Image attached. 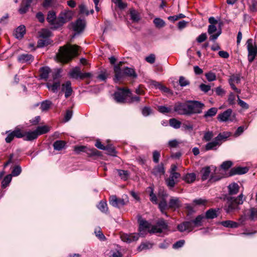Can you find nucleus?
Segmentation results:
<instances>
[{
    "instance_id": "1",
    "label": "nucleus",
    "mask_w": 257,
    "mask_h": 257,
    "mask_svg": "<svg viewBox=\"0 0 257 257\" xmlns=\"http://www.w3.org/2000/svg\"><path fill=\"white\" fill-rule=\"evenodd\" d=\"M79 46L69 44L60 47L56 55L57 59L61 62L67 63L77 55Z\"/></svg>"
},
{
    "instance_id": "2",
    "label": "nucleus",
    "mask_w": 257,
    "mask_h": 257,
    "mask_svg": "<svg viewBox=\"0 0 257 257\" xmlns=\"http://www.w3.org/2000/svg\"><path fill=\"white\" fill-rule=\"evenodd\" d=\"M245 198L242 194H240L236 198L230 196L225 198L226 203L224 206V209L227 213H231L236 210H239V205L242 204Z\"/></svg>"
},
{
    "instance_id": "3",
    "label": "nucleus",
    "mask_w": 257,
    "mask_h": 257,
    "mask_svg": "<svg viewBox=\"0 0 257 257\" xmlns=\"http://www.w3.org/2000/svg\"><path fill=\"white\" fill-rule=\"evenodd\" d=\"M204 218V216L202 214L198 215L195 219L184 221L177 225L178 230L183 232L187 231L190 232L192 231L195 227L201 226L202 225V221Z\"/></svg>"
},
{
    "instance_id": "4",
    "label": "nucleus",
    "mask_w": 257,
    "mask_h": 257,
    "mask_svg": "<svg viewBox=\"0 0 257 257\" xmlns=\"http://www.w3.org/2000/svg\"><path fill=\"white\" fill-rule=\"evenodd\" d=\"M230 136V133L228 132L219 133L212 142H209L205 145V150H216V147L220 146L222 144V142L225 141Z\"/></svg>"
},
{
    "instance_id": "5",
    "label": "nucleus",
    "mask_w": 257,
    "mask_h": 257,
    "mask_svg": "<svg viewBox=\"0 0 257 257\" xmlns=\"http://www.w3.org/2000/svg\"><path fill=\"white\" fill-rule=\"evenodd\" d=\"M131 91L128 89L125 88H118L114 94V99L118 103H127L128 97H131Z\"/></svg>"
},
{
    "instance_id": "6",
    "label": "nucleus",
    "mask_w": 257,
    "mask_h": 257,
    "mask_svg": "<svg viewBox=\"0 0 257 257\" xmlns=\"http://www.w3.org/2000/svg\"><path fill=\"white\" fill-rule=\"evenodd\" d=\"M204 106V103L198 101L190 100L187 101V115L201 113Z\"/></svg>"
},
{
    "instance_id": "7",
    "label": "nucleus",
    "mask_w": 257,
    "mask_h": 257,
    "mask_svg": "<svg viewBox=\"0 0 257 257\" xmlns=\"http://www.w3.org/2000/svg\"><path fill=\"white\" fill-rule=\"evenodd\" d=\"M74 151L77 154H79L80 152H85L88 157H100L101 156L100 152L98 151L95 148L88 149L86 148L85 146H75L74 147Z\"/></svg>"
},
{
    "instance_id": "8",
    "label": "nucleus",
    "mask_w": 257,
    "mask_h": 257,
    "mask_svg": "<svg viewBox=\"0 0 257 257\" xmlns=\"http://www.w3.org/2000/svg\"><path fill=\"white\" fill-rule=\"evenodd\" d=\"M72 18V13L70 11L61 12L57 17L56 29L62 27L69 22Z\"/></svg>"
},
{
    "instance_id": "9",
    "label": "nucleus",
    "mask_w": 257,
    "mask_h": 257,
    "mask_svg": "<svg viewBox=\"0 0 257 257\" xmlns=\"http://www.w3.org/2000/svg\"><path fill=\"white\" fill-rule=\"evenodd\" d=\"M168 227V223L163 218H160L157 220L156 224L153 225L149 232L150 233H162L163 230L167 229Z\"/></svg>"
},
{
    "instance_id": "10",
    "label": "nucleus",
    "mask_w": 257,
    "mask_h": 257,
    "mask_svg": "<svg viewBox=\"0 0 257 257\" xmlns=\"http://www.w3.org/2000/svg\"><path fill=\"white\" fill-rule=\"evenodd\" d=\"M248 51V60L249 63L253 62L257 54V47L253 44V40L249 39L246 42Z\"/></svg>"
},
{
    "instance_id": "11",
    "label": "nucleus",
    "mask_w": 257,
    "mask_h": 257,
    "mask_svg": "<svg viewBox=\"0 0 257 257\" xmlns=\"http://www.w3.org/2000/svg\"><path fill=\"white\" fill-rule=\"evenodd\" d=\"M70 76L75 79L80 78L84 79L86 78H90L91 74L89 72L81 73L80 67H75L69 73Z\"/></svg>"
},
{
    "instance_id": "12",
    "label": "nucleus",
    "mask_w": 257,
    "mask_h": 257,
    "mask_svg": "<svg viewBox=\"0 0 257 257\" xmlns=\"http://www.w3.org/2000/svg\"><path fill=\"white\" fill-rule=\"evenodd\" d=\"M168 196V195L166 192L164 191L162 193L160 192L159 194V198L161 199L159 203L158 204L159 208L161 212L166 216H167V214L165 212V210L167 209H169L166 200V198Z\"/></svg>"
},
{
    "instance_id": "13",
    "label": "nucleus",
    "mask_w": 257,
    "mask_h": 257,
    "mask_svg": "<svg viewBox=\"0 0 257 257\" xmlns=\"http://www.w3.org/2000/svg\"><path fill=\"white\" fill-rule=\"evenodd\" d=\"M208 33L210 35L209 37L210 40L214 41L221 34V30L220 29L217 31V28L215 25H209L208 28Z\"/></svg>"
},
{
    "instance_id": "14",
    "label": "nucleus",
    "mask_w": 257,
    "mask_h": 257,
    "mask_svg": "<svg viewBox=\"0 0 257 257\" xmlns=\"http://www.w3.org/2000/svg\"><path fill=\"white\" fill-rule=\"evenodd\" d=\"M138 222L139 223V230L141 234H143L146 229H148L149 232V230H150L153 226L148 221L143 219L141 216H138Z\"/></svg>"
},
{
    "instance_id": "15",
    "label": "nucleus",
    "mask_w": 257,
    "mask_h": 257,
    "mask_svg": "<svg viewBox=\"0 0 257 257\" xmlns=\"http://www.w3.org/2000/svg\"><path fill=\"white\" fill-rule=\"evenodd\" d=\"M109 202L110 204L115 207H120L126 204L123 199L117 198L115 195L111 196L109 197Z\"/></svg>"
},
{
    "instance_id": "16",
    "label": "nucleus",
    "mask_w": 257,
    "mask_h": 257,
    "mask_svg": "<svg viewBox=\"0 0 257 257\" xmlns=\"http://www.w3.org/2000/svg\"><path fill=\"white\" fill-rule=\"evenodd\" d=\"M174 110L179 114L187 115V102L176 103L174 106Z\"/></svg>"
},
{
    "instance_id": "17",
    "label": "nucleus",
    "mask_w": 257,
    "mask_h": 257,
    "mask_svg": "<svg viewBox=\"0 0 257 257\" xmlns=\"http://www.w3.org/2000/svg\"><path fill=\"white\" fill-rule=\"evenodd\" d=\"M248 171V168L246 167H234L230 170L229 172L228 173V175L226 177L232 176L235 175H242L246 173Z\"/></svg>"
},
{
    "instance_id": "18",
    "label": "nucleus",
    "mask_w": 257,
    "mask_h": 257,
    "mask_svg": "<svg viewBox=\"0 0 257 257\" xmlns=\"http://www.w3.org/2000/svg\"><path fill=\"white\" fill-rule=\"evenodd\" d=\"M114 80L115 82L123 79L125 76L123 68L121 69L119 66H114Z\"/></svg>"
},
{
    "instance_id": "19",
    "label": "nucleus",
    "mask_w": 257,
    "mask_h": 257,
    "mask_svg": "<svg viewBox=\"0 0 257 257\" xmlns=\"http://www.w3.org/2000/svg\"><path fill=\"white\" fill-rule=\"evenodd\" d=\"M182 206V202L177 197H171L168 204V208L173 210L179 208Z\"/></svg>"
},
{
    "instance_id": "20",
    "label": "nucleus",
    "mask_w": 257,
    "mask_h": 257,
    "mask_svg": "<svg viewBox=\"0 0 257 257\" xmlns=\"http://www.w3.org/2000/svg\"><path fill=\"white\" fill-rule=\"evenodd\" d=\"M123 241L130 243L139 239V235L136 233L123 234L120 236Z\"/></svg>"
},
{
    "instance_id": "21",
    "label": "nucleus",
    "mask_w": 257,
    "mask_h": 257,
    "mask_svg": "<svg viewBox=\"0 0 257 257\" xmlns=\"http://www.w3.org/2000/svg\"><path fill=\"white\" fill-rule=\"evenodd\" d=\"M48 22L56 29V22L57 18L56 17V13L54 11H50L48 12L47 17Z\"/></svg>"
},
{
    "instance_id": "22",
    "label": "nucleus",
    "mask_w": 257,
    "mask_h": 257,
    "mask_svg": "<svg viewBox=\"0 0 257 257\" xmlns=\"http://www.w3.org/2000/svg\"><path fill=\"white\" fill-rule=\"evenodd\" d=\"M73 30L79 33L81 32L84 29L85 24L81 20H77L75 23L71 24Z\"/></svg>"
},
{
    "instance_id": "23",
    "label": "nucleus",
    "mask_w": 257,
    "mask_h": 257,
    "mask_svg": "<svg viewBox=\"0 0 257 257\" xmlns=\"http://www.w3.org/2000/svg\"><path fill=\"white\" fill-rule=\"evenodd\" d=\"M165 170L164 164L161 163L156 166L152 170V173L156 176L161 177L165 174Z\"/></svg>"
},
{
    "instance_id": "24",
    "label": "nucleus",
    "mask_w": 257,
    "mask_h": 257,
    "mask_svg": "<svg viewBox=\"0 0 257 257\" xmlns=\"http://www.w3.org/2000/svg\"><path fill=\"white\" fill-rule=\"evenodd\" d=\"M180 177V173H171L170 177L166 180L167 186L171 188L174 187L176 183L175 180Z\"/></svg>"
},
{
    "instance_id": "25",
    "label": "nucleus",
    "mask_w": 257,
    "mask_h": 257,
    "mask_svg": "<svg viewBox=\"0 0 257 257\" xmlns=\"http://www.w3.org/2000/svg\"><path fill=\"white\" fill-rule=\"evenodd\" d=\"M51 72V69L48 66L40 68L39 70V76L40 79L47 80Z\"/></svg>"
},
{
    "instance_id": "26",
    "label": "nucleus",
    "mask_w": 257,
    "mask_h": 257,
    "mask_svg": "<svg viewBox=\"0 0 257 257\" xmlns=\"http://www.w3.org/2000/svg\"><path fill=\"white\" fill-rule=\"evenodd\" d=\"M232 112V110L231 109H228L223 112L219 114L217 116V119L219 121H226L229 120Z\"/></svg>"
},
{
    "instance_id": "27",
    "label": "nucleus",
    "mask_w": 257,
    "mask_h": 257,
    "mask_svg": "<svg viewBox=\"0 0 257 257\" xmlns=\"http://www.w3.org/2000/svg\"><path fill=\"white\" fill-rule=\"evenodd\" d=\"M62 91L65 92V96L66 98L69 97L71 95L72 89L70 81H67L62 85Z\"/></svg>"
},
{
    "instance_id": "28",
    "label": "nucleus",
    "mask_w": 257,
    "mask_h": 257,
    "mask_svg": "<svg viewBox=\"0 0 257 257\" xmlns=\"http://www.w3.org/2000/svg\"><path fill=\"white\" fill-rule=\"evenodd\" d=\"M32 0H23L21 4L19 12L20 14L26 13L29 10Z\"/></svg>"
},
{
    "instance_id": "29",
    "label": "nucleus",
    "mask_w": 257,
    "mask_h": 257,
    "mask_svg": "<svg viewBox=\"0 0 257 257\" xmlns=\"http://www.w3.org/2000/svg\"><path fill=\"white\" fill-rule=\"evenodd\" d=\"M26 34V28L24 25H21L19 26L15 31L14 35L15 37L19 39H21L23 38L24 35Z\"/></svg>"
},
{
    "instance_id": "30",
    "label": "nucleus",
    "mask_w": 257,
    "mask_h": 257,
    "mask_svg": "<svg viewBox=\"0 0 257 257\" xmlns=\"http://www.w3.org/2000/svg\"><path fill=\"white\" fill-rule=\"evenodd\" d=\"M18 60L22 63H31L33 61L34 58L32 55L25 54L20 55L18 57Z\"/></svg>"
},
{
    "instance_id": "31",
    "label": "nucleus",
    "mask_w": 257,
    "mask_h": 257,
    "mask_svg": "<svg viewBox=\"0 0 257 257\" xmlns=\"http://www.w3.org/2000/svg\"><path fill=\"white\" fill-rule=\"evenodd\" d=\"M123 70L125 77H129L133 79L137 77V74L134 69L125 67L123 68Z\"/></svg>"
},
{
    "instance_id": "32",
    "label": "nucleus",
    "mask_w": 257,
    "mask_h": 257,
    "mask_svg": "<svg viewBox=\"0 0 257 257\" xmlns=\"http://www.w3.org/2000/svg\"><path fill=\"white\" fill-rule=\"evenodd\" d=\"M219 209L211 208L208 210L205 213V217L206 219H214L217 217V212Z\"/></svg>"
},
{
    "instance_id": "33",
    "label": "nucleus",
    "mask_w": 257,
    "mask_h": 257,
    "mask_svg": "<svg viewBox=\"0 0 257 257\" xmlns=\"http://www.w3.org/2000/svg\"><path fill=\"white\" fill-rule=\"evenodd\" d=\"M38 137V133L36 130L33 132H26V135L24 139L25 141H32L37 139Z\"/></svg>"
},
{
    "instance_id": "34",
    "label": "nucleus",
    "mask_w": 257,
    "mask_h": 257,
    "mask_svg": "<svg viewBox=\"0 0 257 257\" xmlns=\"http://www.w3.org/2000/svg\"><path fill=\"white\" fill-rule=\"evenodd\" d=\"M131 19L134 22H138L140 20L141 17L139 13L134 9L130 10Z\"/></svg>"
},
{
    "instance_id": "35",
    "label": "nucleus",
    "mask_w": 257,
    "mask_h": 257,
    "mask_svg": "<svg viewBox=\"0 0 257 257\" xmlns=\"http://www.w3.org/2000/svg\"><path fill=\"white\" fill-rule=\"evenodd\" d=\"M228 193L229 195L236 194L239 191V186L237 183L230 184L228 186Z\"/></svg>"
},
{
    "instance_id": "36",
    "label": "nucleus",
    "mask_w": 257,
    "mask_h": 257,
    "mask_svg": "<svg viewBox=\"0 0 257 257\" xmlns=\"http://www.w3.org/2000/svg\"><path fill=\"white\" fill-rule=\"evenodd\" d=\"M51 34V31L47 29H42L38 32L39 37L40 38L49 39V38Z\"/></svg>"
},
{
    "instance_id": "37",
    "label": "nucleus",
    "mask_w": 257,
    "mask_h": 257,
    "mask_svg": "<svg viewBox=\"0 0 257 257\" xmlns=\"http://www.w3.org/2000/svg\"><path fill=\"white\" fill-rule=\"evenodd\" d=\"M201 179L202 181L206 180L209 176L210 173V168L209 166L203 168L201 170Z\"/></svg>"
},
{
    "instance_id": "38",
    "label": "nucleus",
    "mask_w": 257,
    "mask_h": 257,
    "mask_svg": "<svg viewBox=\"0 0 257 257\" xmlns=\"http://www.w3.org/2000/svg\"><path fill=\"white\" fill-rule=\"evenodd\" d=\"M66 146V142L64 141H56L53 144V147L54 150L57 151H61L65 148Z\"/></svg>"
},
{
    "instance_id": "39",
    "label": "nucleus",
    "mask_w": 257,
    "mask_h": 257,
    "mask_svg": "<svg viewBox=\"0 0 257 257\" xmlns=\"http://www.w3.org/2000/svg\"><path fill=\"white\" fill-rule=\"evenodd\" d=\"M46 85L49 90L52 91L53 92H56L60 86V83L59 81L55 82L53 84L47 83Z\"/></svg>"
},
{
    "instance_id": "40",
    "label": "nucleus",
    "mask_w": 257,
    "mask_h": 257,
    "mask_svg": "<svg viewBox=\"0 0 257 257\" xmlns=\"http://www.w3.org/2000/svg\"><path fill=\"white\" fill-rule=\"evenodd\" d=\"M221 224L226 227L237 228L238 226V223L231 220L223 221L221 222Z\"/></svg>"
},
{
    "instance_id": "41",
    "label": "nucleus",
    "mask_w": 257,
    "mask_h": 257,
    "mask_svg": "<svg viewBox=\"0 0 257 257\" xmlns=\"http://www.w3.org/2000/svg\"><path fill=\"white\" fill-rule=\"evenodd\" d=\"M117 171L120 178L124 181L127 180L130 177V172L127 170L118 169Z\"/></svg>"
},
{
    "instance_id": "42",
    "label": "nucleus",
    "mask_w": 257,
    "mask_h": 257,
    "mask_svg": "<svg viewBox=\"0 0 257 257\" xmlns=\"http://www.w3.org/2000/svg\"><path fill=\"white\" fill-rule=\"evenodd\" d=\"M196 175L194 173H188L183 177V180L188 183H192L195 180Z\"/></svg>"
},
{
    "instance_id": "43",
    "label": "nucleus",
    "mask_w": 257,
    "mask_h": 257,
    "mask_svg": "<svg viewBox=\"0 0 257 257\" xmlns=\"http://www.w3.org/2000/svg\"><path fill=\"white\" fill-rule=\"evenodd\" d=\"M50 127L48 125L38 126L36 130L38 136L45 134L49 132Z\"/></svg>"
},
{
    "instance_id": "44",
    "label": "nucleus",
    "mask_w": 257,
    "mask_h": 257,
    "mask_svg": "<svg viewBox=\"0 0 257 257\" xmlns=\"http://www.w3.org/2000/svg\"><path fill=\"white\" fill-rule=\"evenodd\" d=\"M217 112V109L216 107H212L209 109L204 114V118L212 117L215 116Z\"/></svg>"
},
{
    "instance_id": "45",
    "label": "nucleus",
    "mask_w": 257,
    "mask_h": 257,
    "mask_svg": "<svg viewBox=\"0 0 257 257\" xmlns=\"http://www.w3.org/2000/svg\"><path fill=\"white\" fill-rule=\"evenodd\" d=\"M13 134L15 136V137L17 138H25V135H26V132H24L22 131L19 127H16L15 130L13 131Z\"/></svg>"
},
{
    "instance_id": "46",
    "label": "nucleus",
    "mask_w": 257,
    "mask_h": 257,
    "mask_svg": "<svg viewBox=\"0 0 257 257\" xmlns=\"http://www.w3.org/2000/svg\"><path fill=\"white\" fill-rule=\"evenodd\" d=\"M97 208L102 212L106 213L108 212V207L106 202L105 201H101L98 205Z\"/></svg>"
},
{
    "instance_id": "47",
    "label": "nucleus",
    "mask_w": 257,
    "mask_h": 257,
    "mask_svg": "<svg viewBox=\"0 0 257 257\" xmlns=\"http://www.w3.org/2000/svg\"><path fill=\"white\" fill-rule=\"evenodd\" d=\"M249 218L251 220H257V208H250L249 210Z\"/></svg>"
},
{
    "instance_id": "48",
    "label": "nucleus",
    "mask_w": 257,
    "mask_h": 257,
    "mask_svg": "<svg viewBox=\"0 0 257 257\" xmlns=\"http://www.w3.org/2000/svg\"><path fill=\"white\" fill-rule=\"evenodd\" d=\"M169 124L170 126L177 129L180 127L181 122L177 119L173 118L169 120Z\"/></svg>"
},
{
    "instance_id": "49",
    "label": "nucleus",
    "mask_w": 257,
    "mask_h": 257,
    "mask_svg": "<svg viewBox=\"0 0 257 257\" xmlns=\"http://www.w3.org/2000/svg\"><path fill=\"white\" fill-rule=\"evenodd\" d=\"M207 203V201L206 199L198 198L194 199L193 201V206H205Z\"/></svg>"
},
{
    "instance_id": "50",
    "label": "nucleus",
    "mask_w": 257,
    "mask_h": 257,
    "mask_svg": "<svg viewBox=\"0 0 257 257\" xmlns=\"http://www.w3.org/2000/svg\"><path fill=\"white\" fill-rule=\"evenodd\" d=\"M12 180V176L11 175L6 176L2 182V187L3 188H6L10 184Z\"/></svg>"
},
{
    "instance_id": "51",
    "label": "nucleus",
    "mask_w": 257,
    "mask_h": 257,
    "mask_svg": "<svg viewBox=\"0 0 257 257\" xmlns=\"http://www.w3.org/2000/svg\"><path fill=\"white\" fill-rule=\"evenodd\" d=\"M214 137V134L212 131H206L204 133L203 140L205 142L210 141Z\"/></svg>"
},
{
    "instance_id": "52",
    "label": "nucleus",
    "mask_w": 257,
    "mask_h": 257,
    "mask_svg": "<svg viewBox=\"0 0 257 257\" xmlns=\"http://www.w3.org/2000/svg\"><path fill=\"white\" fill-rule=\"evenodd\" d=\"M52 104V102L49 100H45L43 101L41 104V109L42 111H47L48 110L51 105Z\"/></svg>"
},
{
    "instance_id": "53",
    "label": "nucleus",
    "mask_w": 257,
    "mask_h": 257,
    "mask_svg": "<svg viewBox=\"0 0 257 257\" xmlns=\"http://www.w3.org/2000/svg\"><path fill=\"white\" fill-rule=\"evenodd\" d=\"M104 150H106L108 155H110L111 156H115L116 151L113 147L111 145H107L105 147V149Z\"/></svg>"
},
{
    "instance_id": "54",
    "label": "nucleus",
    "mask_w": 257,
    "mask_h": 257,
    "mask_svg": "<svg viewBox=\"0 0 257 257\" xmlns=\"http://www.w3.org/2000/svg\"><path fill=\"white\" fill-rule=\"evenodd\" d=\"M49 44V39L40 38L38 41V47H43L45 46L48 45Z\"/></svg>"
},
{
    "instance_id": "55",
    "label": "nucleus",
    "mask_w": 257,
    "mask_h": 257,
    "mask_svg": "<svg viewBox=\"0 0 257 257\" xmlns=\"http://www.w3.org/2000/svg\"><path fill=\"white\" fill-rule=\"evenodd\" d=\"M153 22L155 26L158 28H162L165 24L164 21L160 18H155Z\"/></svg>"
},
{
    "instance_id": "56",
    "label": "nucleus",
    "mask_w": 257,
    "mask_h": 257,
    "mask_svg": "<svg viewBox=\"0 0 257 257\" xmlns=\"http://www.w3.org/2000/svg\"><path fill=\"white\" fill-rule=\"evenodd\" d=\"M240 81V77L239 75H232L230 76L229 82H233V83H239Z\"/></svg>"
},
{
    "instance_id": "57",
    "label": "nucleus",
    "mask_w": 257,
    "mask_h": 257,
    "mask_svg": "<svg viewBox=\"0 0 257 257\" xmlns=\"http://www.w3.org/2000/svg\"><path fill=\"white\" fill-rule=\"evenodd\" d=\"M161 157L160 152L155 150L153 152V161L155 163H158Z\"/></svg>"
},
{
    "instance_id": "58",
    "label": "nucleus",
    "mask_w": 257,
    "mask_h": 257,
    "mask_svg": "<svg viewBox=\"0 0 257 257\" xmlns=\"http://www.w3.org/2000/svg\"><path fill=\"white\" fill-rule=\"evenodd\" d=\"M205 76L208 81H212L215 80L216 79L215 74L211 71L205 73Z\"/></svg>"
},
{
    "instance_id": "59",
    "label": "nucleus",
    "mask_w": 257,
    "mask_h": 257,
    "mask_svg": "<svg viewBox=\"0 0 257 257\" xmlns=\"http://www.w3.org/2000/svg\"><path fill=\"white\" fill-rule=\"evenodd\" d=\"M22 169L20 166H15L12 171L11 176H17L21 173Z\"/></svg>"
},
{
    "instance_id": "60",
    "label": "nucleus",
    "mask_w": 257,
    "mask_h": 257,
    "mask_svg": "<svg viewBox=\"0 0 257 257\" xmlns=\"http://www.w3.org/2000/svg\"><path fill=\"white\" fill-rule=\"evenodd\" d=\"M142 113L145 116H147L152 113V109L150 107L145 106L142 109Z\"/></svg>"
},
{
    "instance_id": "61",
    "label": "nucleus",
    "mask_w": 257,
    "mask_h": 257,
    "mask_svg": "<svg viewBox=\"0 0 257 257\" xmlns=\"http://www.w3.org/2000/svg\"><path fill=\"white\" fill-rule=\"evenodd\" d=\"M232 165V162L230 161H225L221 165V168L226 170L230 168Z\"/></svg>"
},
{
    "instance_id": "62",
    "label": "nucleus",
    "mask_w": 257,
    "mask_h": 257,
    "mask_svg": "<svg viewBox=\"0 0 257 257\" xmlns=\"http://www.w3.org/2000/svg\"><path fill=\"white\" fill-rule=\"evenodd\" d=\"M185 241L184 239H181L173 244V248L174 249H178L182 247L185 244Z\"/></svg>"
},
{
    "instance_id": "63",
    "label": "nucleus",
    "mask_w": 257,
    "mask_h": 257,
    "mask_svg": "<svg viewBox=\"0 0 257 257\" xmlns=\"http://www.w3.org/2000/svg\"><path fill=\"white\" fill-rule=\"evenodd\" d=\"M179 84L183 87L186 85H188L190 84V82L188 80L186 79V78L183 76H180L179 80Z\"/></svg>"
},
{
    "instance_id": "64",
    "label": "nucleus",
    "mask_w": 257,
    "mask_h": 257,
    "mask_svg": "<svg viewBox=\"0 0 257 257\" xmlns=\"http://www.w3.org/2000/svg\"><path fill=\"white\" fill-rule=\"evenodd\" d=\"M95 235L101 240H104L105 239V237L99 228L98 229H95Z\"/></svg>"
}]
</instances>
